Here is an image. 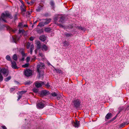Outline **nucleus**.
Returning a JSON list of instances; mask_svg holds the SVG:
<instances>
[{"instance_id": "f257e3e1", "label": "nucleus", "mask_w": 129, "mask_h": 129, "mask_svg": "<svg viewBox=\"0 0 129 129\" xmlns=\"http://www.w3.org/2000/svg\"><path fill=\"white\" fill-rule=\"evenodd\" d=\"M8 73L9 71L8 70L5 68L2 69L0 68V82L3 80V77L1 74V73H2L5 77H6L8 75Z\"/></svg>"}, {"instance_id": "f03ea898", "label": "nucleus", "mask_w": 129, "mask_h": 129, "mask_svg": "<svg viewBox=\"0 0 129 129\" xmlns=\"http://www.w3.org/2000/svg\"><path fill=\"white\" fill-rule=\"evenodd\" d=\"M44 66L43 63H40L37 66V70L39 73L44 68Z\"/></svg>"}, {"instance_id": "7ed1b4c3", "label": "nucleus", "mask_w": 129, "mask_h": 129, "mask_svg": "<svg viewBox=\"0 0 129 129\" xmlns=\"http://www.w3.org/2000/svg\"><path fill=\"white\" fill-rule=\"evenodd\" d=\"M10 16V14L8 12H6L5 13H3L1 14V18L2 20L5 22H6V21L5 20L7 17H8Z\"/></svg>"}, {"instance_id": "20e7f679", "label": "nucleus", "mask_w": 129, "mask_h": 129, "mask_svg": "<svg viewBox=\"0 0 129 129\" xmlns=\"http://www.w3.org/2000/svg\"><path fill=\"white\" fill-rule=\"evenodd\" d=\"M24 75L26 76H30L32 74V72L31 70L28 69L25 71L24 72Z\"/></svg>"}, {"instance_id": "39448f33", "label": "nucleus", "mask_w": 129, "mask_h": 129, "mask_svg": "<svg viewBox=\"0 0 129 129\" xmlns=\"http://www.w3.org/2000/svg\"><path fill=\"white\" fill-rule=\"evenodd\" d=\"M44 84V83L41 81H37L35 83L36 86L37 88L41 87L42 85Z\"/></svg>"}, {"instance_id": "423d86ee", "label": "nucleus", "mask_w": 129, "mask_h": 129, "mask_svg": "<svg viewBox=\"0 0 129 129\" xmlns=\"http://www.w3.org/2000/svg\"><path fill=\"white\" fill-rule=\"evenodd\" d=\"M44 101H42L38 104L37 105V108L39 109L43 108L44 107Z\"/></svg>"}, {"instance_id": "0eeeda50", "label": "nucleus", "mask_w": 129, "mask_h": 129, "mask_svg": "<svg viewBox=\"0 0 129 129\" xmlns=\"http://www.w3.org/2000/svg\"><path fill=\"white\" fill-rule=\"evenodd\" d=\"M73 103H74V105L76 107H79L80 104V102L78 100H74L73 102Z\"/></svg>"}, {"instance_id": "6e6552de", "label": "nucleus", "mask_w": 129, "mask_h": 129, "mask_svg": "<svg viewBox=\"0 0 129 129\" xmlns=\"http://www.w3.org/2000/svg\"><path fill=\"white\" fill-rule=\"evenodd\" d=\"M49 92L46 90H42L41 92V95L42 96H45L48 94Z\"/></svg>"}, {"instance_id": "1a4fd4ad", "label": "nucleus", "mask_w": 129, "mask_h": 129, "mask_svg": "<svg viewBox=\"0 0 129 129\" xmlns=\"http://www.w3.org/2000/svg\"><path fill=\"white\" fill-rule=\"evenodd\" d=\"M41 48L42 50L47 51L49 50V47L45 44H43L41 46Z\"/></svg>"}, {"instance_id": "9d476101", "label": "nucleus", "mask_w": 129, "mask_h": 129, "mask_svg": "<svg viewBox=\"0 0 129 129\" xmlns=\"http://www.w3.org/2000/svg\"><path fill=\"white\" fill-rule=\"evenodd\" d=\"M47 37L44 35H42L39 37V39L42 41H44L46 39Z\"/></svg>"}, {"instance_id": "9b49d317", "label": "nucleus", "mask_w": 129, "mask_h": 129, "mask_svg": "<svg viewBox=\"0 0 129 129\" xmlns=\"http://www.w3.org/2000/svg\"><path fill=\"white\" fill-rule=\"evenodd\" d=\"M12 67L14 69H16L17 68L16 66V63L14 61H11Z\"/></svg>"}, {"instance_id": "f8f14e48", "label": "nucleus", "mask_w": 129, "mask_h": 129, "mask_svg": "<svg viewBox=\"0 0 129 129\" xmlns=\"http://www.w3.org/2000/svg\"><path fill=\"white\" fill-rule=\"evenodd\" d=\"M74 126L75 127H78L80 125L79 121L76 120V122H74Z\"/></svg>"}, {"instance_id": "ddd939ff", "label": "nucleus", "mask_w": 129, "mask_h": 129, "mask_svg": "<svg viewBox=\"0 0 129 129\" xmlns=\"http://www.w3.org/2000/svg\"><path fill=\"white\" fill-rule=\"evenodd\" d=\"M112 117V114L110 113H109L107 114L105 117V118L107 119H109Z\"/></svg>"}, {"instance_id": "4468645a", "label": "nucleus", "mask_w": 129, "mask_h": 129, "mask_svg": "<svg viewBox=\"0 0 129 129\" xmlns=\"http://www.w3.org/2000/svg\"><path fill=\"white\" fill-rule=\"evenodd\" d=\"M128 123V122H124L120 125V128L123 127L125 125H127Z\"/></svg>"}, {"instance_id": "2eb2a0df", "label": "nucleus", "mask_w": 129, "mask_h": 129, "mask_svg": "<svg viewBox=\"0 0 129 129\" xmlns=\"http://www.w3.org/2000/svg\"><path fill=\"white\" fill-rule=\"evenodd\" d=\"M7 29L9 30L11 32H13V33H14L15 32V31L16 30H14L12 28H11V27H10L9 26H8L7 27Z\"/></svg>"}, {"instance_id": "dca6fc26", "label": "nucleus", "mask_w": 129, "mask_h": 129, "mask_svg": "<svg viewBox=\"0 0 129 129\" xmlns=\"http://www.w3.org/2000/svg\"><path fill=\"white\" fill-rule=\"evenodd\" d=\"M64 18L63 17H61L60 18L59 22L60 23H63L64 22Z\"/></svg>"}, {"instance_id": "f3484780", "label": "nucleus", "mask_w": 129, "mask_h": 129, "mask_svg": "<svg viewBox=\"0 0 129 129\" xmlns=\"http://www.w3.org/2000/svg\"><path fill=\"white\" fill-rule=\"evenodd\" d=\"M51 29L50 28L46 27L45 28L44 30L45 32H50L51 30Z\"/></svg>"}, {"instance_id": "a211bd4d", "label": "nucleus", "mask_w": 129, "mask_h": 129, "mask_svg": "<svg viewBox=\"0 0 129 129\" xmlns=\"http://www.w3.org/2000/svg\"><path fill=\"white\" fill-rule=\"evenodd\" d=\"M37 32L39 34H41L43 32V29H38L37 30Z\"/></svg>"}, {"instance_id": "6ab92c4d", "label": "nucleus", "mask_w": 129, "mask_h": 129, "mask_svg": "<svg viewBox=\"0 0 129 129\" xmlns=\"http://www.w3.org/2000/svg\"><path fill=\"white\" fill-rule=\"evenodd\" d=\"M50 21V20H45L43 21L45 25H46L49 23Z\"/></svg>"}, {"instance_id": "aec40b11", "label": "nucleus", "mask_w": 129, "mask_h": 129, "mask_svg": "<svg viewBox=\"0 0 129 129\" xmlns=\"http://www.w3.org/2000/svg\"><path fill=\"white\" fill-rule=\"evenodd\" d=\"M45 25L43 21L40 23L39 25H38V26H40L41 27Z\"/></svg>"}, {"instance_id": "412c9836", "label": "nucleus", "mask_w": 129, "mask_h": 129, "mask_svg": "<svg viewBox=\"0 0 129 129\" xmlns=\"http://www.w3.org/2000/svg\"><path fill=\"white\" fill-rule=\"evenodd\" d=\"M13 58L15 60H17V56L16 54H14L13 57Z\"/></svg>"}, {"instance_id": "4be33fe9", "label": "nucleus", "mask_w": 129, "mask_h": 129, "mask_svg": "<svg viewBox=\"0 0 129 129\" xmlns=\"http://www.w3.org/2000/svg\"><path fill=\"white\" fill-rule=\"evenodd\" d=\"M29 64L28 63H25L24 64L22 65V67L23 68H26L28 67L29 66Z\"/></svg>"}, {"instance_id": "5701e85b", "label": "nucleus", "mask_w": 129, "mask_h": 129, "mask_svg": "<svg viewBox=\"0 0 129 129\" xmlns=\"http://www.w3.org/2000/svg\"><path fill=\"white\" fill-rule=\"evenodd\" d=\"M55 70L57 73H60L62 72L61 70L59 69H55Z\"/></svg>"}, {"instance_id": "b1692460", "label": "nucleus", "mask_w": 129, "mask_h": 129, "mask_svg": "<svg viewBox=\"0 0 129 129\" xmlns=\"http://www.w3.org/2000/svg\"><path fill=\"white\" fill-rule=\"evenodd\" d=\"M11 78V77L10 76H9L8 77L6 78L5 80L6 81H7L10 80Z\"/></svg>"}, {"instance_id": "393cba45", "label": "nucleus", "mask_w": 129, "mask_h": 129, "mask_svg": "<svg viewBox=\"0 0 129 129\" xmlns=\"http://www.w3.org/2000/svg\"><path fill=\"white\" fill-rule=\"evenodd\" d=\"M6 59L8 60L11 61V58L10 56L8 55H7L6 57Z\"/></svg>"}, {"instance_id": "a878e982", "label": "nucleus", "mask_w": 129, "mask_h": 129, "mask_svg": "<svg viewBox=\"0 0 129 129\" xmlns=\"http://www.w3.org/2000/svg\"><path fill=\"white\" fill-rule=\"evenodd\" d=\"M21 9L22 12H25L26 11L24 7H21Z\"/></svg>"}, {"instance_id": "bb28decb", "label": "nucleus", "mask_w": 129, "mask_h": 129, "mask_svg": "<svg viewBox=\"0 0 129 129\" xmlns=\"http://www.w3.org/2000/svg\"><path fill=\"white\" fill-rule=\"evenodd\" d=\"M32 82L30 81H28L25 82V85H29Z\"/></svg>"}, {"instance_id": "cd10ccee", "label": "nucleus", "mask_w": 129, "mask_h": 129, "mask_svg": "<svg viewBox=\"0 0 129 129\" xmlns=\"http://www.w3.org/2000/svg\"><path fill=\"white\" fill-rule=\"evenodd\" d=\"M65 35L67 37H69L70 36H71L72 35L71 34H69L68 33L65 34Z\"/></svg>"}, {"instance_id": "c85d7f7f", "label": "nucleus", "mask_w": 129, "mask_h": 129, "mask_svg": "<svg viewBox=\"0 0 129 129\" xmlns=\"http://www.w3.org/2000/svg\"><path fill=\"white\" fill-rule=\"evenodd\" d=\"M18 26L22 28L23 27V25L22 23H20L19 24Z\"/></svg>"}, {"instance_id": "c756f323", "label": "nucleus", "mask_w": 129, "mask_h": 129, "mask_svg": "<svg viewBox=\"0 0 129 129\" xmlns=\"http://www.w3.org/2000/svg\"><path fill=\"white\" fill-rule=\"evenodd\" d=\"M40 43H38V45L37 46V48L38 49H39L41 47H40Z\"/></svg>"}, {"instance_id": "7c9ffc66", "label": "nucleus", "mask_w": 129, "mask_h": 129, "mask_svg": "<svg viewBox=\"0 0 129 129\" xmlns=\"http://www.w3.org/2000/svg\"><path fill=\"white\" fill-rule=\"evenodd\" d=\"M26 92V91H21L19 92V93L20 94H23L25 93Z\"/></svg>"}, {"instance_id": "2f4dec72", "label": "nucleus", "mask_w": 129, "mask_h": 129, "mask_svg": "<svg viewBox=\"0 0 129 129\" xmlns=\"http://www.w3.org/2000/svg\"><path fill=\"white\" fill-rule=\"evenodd\" d=\"M53 96H57V94L55 92H54L51 94Z\"/></svg>"}, {"instance_id": "473e14b6", "label": "nucleus", "mask_w": 129, "mask_h": 129, "mask_svg": "<svg viewBox=\"0 0 129 129\" xmlns=\"http://www.w3.org/2000/svg\"><path fill=\"white\" fill-rule=\"evenodd\" d=\"M45 85L47 88H49L50 87V86L49 85V83H47Z\"/></svg>"}, {"instance_id": "72a5a7b5", "label": "nucleus", "mask_w": 129, "mask_h": 129, "mask_svg": "<svg viewBox=\"0 0 129 129\" xmlns=\"http://www.w3.org/2000/svg\"><path fill=\"white\" fill-rule=\"evenodd\" d=\"M30 58L29 57H27L26 59V61L27 62H29L30 61Z\"/></svg>"}, {"instance_id": "f704fd0d", "label": "nucleus", "mask_w": 129, "mask_h": 129, "mask_svg": "<svg viewBox=\"0 0 129 129\" xmlns=\"http://www.w3.org/2000/svg\"><path fill=\"white\" fill-rule=\"evenodd\" d=\"M30 43H29V42H28V43H27V48H29V47H30Z\"/></svg>"}, {"instance_id": "c9c22d12", "label": "nucleus", "mask_w": 129, "mask_h": 129, "mask_svg": "<svg viewBox=\"0 0 129 129\" xmlns=\"http://www.w3.org/2000/svg\"><path fill=\"white\" fill-rule=\"evenodd\" d=\"M39 56L42 57L44 56V54L43 53H40L39 54Z\"/></svg>"}, {"instance_id": "e433bc0d", "label": "nucleus", "mask_w": 129, "mask_h": 129, "mask_svg": "<svg viewBox=\"0 0 129 129\" xmlns=\"http://www.w3.org/2000/svg\"><path fill=\"white\" fill-rule=\"evenodd\" d=\"M34 46L33 44H31L30 46V49L33 50L34 49Z\"/></svg>"}, {"instance_id": "4c0bfd02", "label": "nucleus", "mask_w": 129, "mask_h": 129, "mask_svg": "<svg viewBox=\"0 0 129 129\" xmlns=\"http://www.w3.org/2000/svg\"><path fill=\"white\" fill-rule=\"evenodd\" d=\"M25 58V55H24L23 54L22 56V58L21 59V60L22 61L24 60Z\"/></svg>"}, {"instance_id": "58836bf2", "label": "nucleus", "mask_w": 129, "mask_h": 129, "mask_svg": "<svg viewBox=\"0 0 129 129\" xmlns=\"http://www.w3.org/2000/svg\"><path fill=\"white\" fill-rule=\"evenodd\" d=\"M50 4L52 6H54V4L53 2L51 1L50 3Z\"/></svg>"}, {"instance_id": "ea45409f", "label": "nucleus", "mask_w": 129, "mask_h": 129, "mask_svg": "<svg viewBox=\"0 0 129 129\" xmlns=\"http://www.w3.org/2000/svg\"><path fill=\"white\" fill-rule=\"evenodd\" d=\"M41 10V9L40 7H38V8L36 9V10L37 12H39Z\"/></svg>"}, {"instance_id": "a19ab883", "label": "nucleus", "mask_w": 129, "mask_h": 129, "mask_svg": "<svg viewBox=\"0 0 129 129\" xmlns=\"http://www.w3.org/2000/svg\"><path fill=\"white\" fill-rule=\"evenodd\" d=\"M15 89L14 88H12L10 89V91L11 92H12V91H14Z\"/></svg>"}, {"instance_id": "79ce46f5", "label": "nucleus", "mask_w": 129, "mask_h": 129, "mask_svg": "<svg viewBox=\"0 0 129 129\" xmlns=\"http://www.w3.org/2000/svg\"><path fill=\"white\" fill-rule=\"evenodd\" d=\"M34 92H37L38 91V90L37 89H33Z\"/></svg>"}, {"instance_id": "37998d69", "label": "nucleus", "mask_w": 129, "mask_h": 129, "mask_svg": "<svg viewBox=\"0 0 129 129\" xmlns=\"http://www.w3.org/2000/svg\"><path fill=\"white\" fill-rule=\"evenodd\" d=\"M22 97L21 95H19L18 97V99H17V101H18Z\"/></svg>"}, {"instance_id": "c03bdc74", "label": "nucleus", "mask_w": 129, "mask_h": 129, "mask_svg": "<svg viewBox=\"0 0 129 129\" xmlns=\"http://www.w3.org/2000/svg\"><path fill=\"white\" fill-rule=\"evenodd\" d=\"M34 39L33 37H31L29 38V40L31 41H32Z\"/></svg>"}, {"instance_id": "a18cd8bd", "label": "nucleus", "mask_w": 129, "mask_h": 129, "mask_svg": "<svg viewBox=\"0 0 129 129\" xmlns=\"http://www.w3.org/2000/svg\"><path fill=\"white\" fill-rule=\"evenodd\" d=\"M2 127L3 129H7V128L5 126H2Z\"/></svg>"}, {"instance_id": "49530a36", "label": "nucleus", "mask_w": 129, "mask_h": 129, "mask_svg": "<svg viewBox=\"0 0 129 129\" xmlns=\"http://www.w3.org/2000/svg\"><path fill=\"white\" fill-rule=\"evenodd\" d=\"M24 30H19V33H21L22 32H23V31H24Z\"/></svg>"}, {"instance_id": "de8ad7c7", "label": "nucleus", "mask_w": 129, "mask_h": 129, "mask_svg": "<svg viewBox=\"0 0 129 129\" xmlns=\"http://www.w3.org/2000/svg\"><path fill=\"white\" fill-rule=\"evenodd\" d=\"M21 2V4L23 5V2L22 1V0H19Z\"/></svg>"}, {"instance_id": "09e8293b", "label": "nucleus", "mask_w": 129, "mask_h": 129, "mask_svg": "<svg viewBox=\"0 0 129 129\" xmlns=\"http://www.w3.org/2000/svg\"><path fill=\"white\" fill-rule=\"evenodd\" d=\"M33 50L30 49V53L31 54H32Z\"/></svg>"}, {"instance_id": "8fccbe9b", "label": "nucleus", "mask_w": 129, "mask_h": 129, "mask_svg": "<svg viewBox=\"0 0 129 129\" xmlns=\"http://www.w3.org/2000/svg\"><path fill=\"white\" fill-rule=\"evenodd\" d=\"M38 21V20H37V21H35L34 22V24H35Z\"/></svg>"}, {"instance_id": "3c124183", "label": "nucleus", "mask_w": 129, "mask_h": 129, "mask_svg": "<svg viewBox=\"0 0 129 129\" xmlns=\"http://www.w3.org/2000/svg\"><path fill=\"white\" fill-rule=\"evenodd\" d=\"M13 39L14 40H16L17 39V38H16L14 37H13Z\"/></svg>"}, {"instance_id": "603ef678", "label": "nucleus", "mask_w": 129, "mask_h": 129, "mask_svg": "<svg viewBox=\"0 0 129 129\" xmlns=\"http://www.w3.org/2000/svg\"><path fill=\"white\" fill-rule=\"evenodd\" d=\"M59 26L60 27H63V26H62V25H61V24H59Z\"/></svg>"}, {"instance_id": "864d4df0", "label": "nucleus", "mask_w": 129, "mask_h": 129, "mask_svg": "<svg viewBox=\"0 0 129 129\" xmlns=\"http://www.w3.org/2000/svg\"><path fill=\"white\" fill-rule=\"evenodd\" d=\"M27 25H24V27H27Z\"/></svg>"}, {"instance_id": "5fc2aeb1", "label": "nucleus", "mask_w": 129, "mask_h": 129, "mask_svg": "<svg viewBox=\"0 0 129 129\" xmlns=\"http://www.w3.org/2000/svg\"><path fill=\"white\" fill-rule=\"evenodd\" d=\"M69 44H66V45H67V46H69Z\"/></svg>"}, {"instance_id": "6e6d98bb", "label": "nucleus", "mask_w": 129, "mask_h": 129, "mask_svg": "<svg viewBox=\"0 0 129 129\" xmlns=\"http://www.w3.org/2000/svg\"><path fill=\"white\" fill-rule=\"evenodd\" d=\"M33 26H34V25H32V27H33Z\"/></svg>"}, {"instance_id": "4d7b16f0", "label": "nucleus", "mask_w": 129, "mask_h": 129, "mask_svg": "<svg viewBox=\"0 0 129 129\" xmlns=\"http://www.w3.org/2000/svg\"><path fill=\"white\" fill-rule=\"evenodd\" d=\"M28 12V13H29V14L30 13H29V12Z\"/></svg>"}]
</instances>
